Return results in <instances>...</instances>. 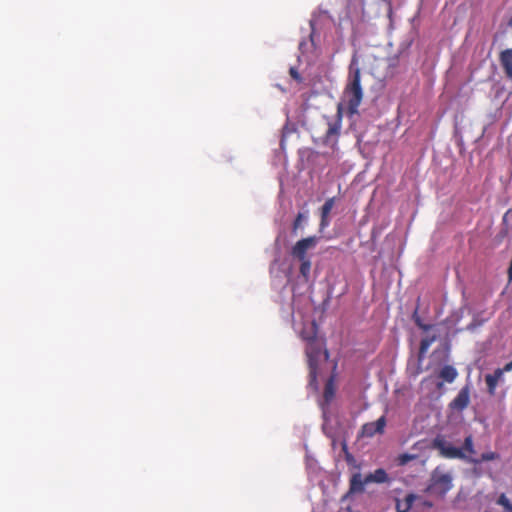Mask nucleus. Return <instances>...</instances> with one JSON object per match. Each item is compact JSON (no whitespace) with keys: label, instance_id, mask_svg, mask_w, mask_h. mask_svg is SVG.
Returning a JSON list of instances; mask_svg holds the SVG:
<instances>
[{"label":"nucleus","instance_id":"obj_28","mask_svg":"<svg viewBox=\"0 0 512 512\" xmlns=\"http://www.w3.org/2000/svg\"><path fill=\"white\" fill-rule=\"evenodd\" d=\"M289 73H290L291 77L294 78L295 80H297V81L301 80L300 74L294 67L290 68Z\"/></svg>","mask_w":512,"mask_h":512},{"label":"nucleus","instance_id":"obj_1","mask_svg":"<svg viewBox=\"0 0 512 512\" xmlns=\"http://www.w3.org/2000/svg\"><path fill=\"white\" fill-rule=\"evenodd\" d=\"M363 99V90L361 87V71L357 67V59L352 58L349 67L348 83L343 92V103L346 105L350 115L358 113V107Z\"/></svg>","mask_w":512,"mask_h":512},{"label":"nucleus","instance_id":"obj_25","mask_svg":"<svg viewBox=\"0 0 512 512\" xmlns=\"http://www.w3.org/2000/svg\"><path fill=\"white\" fill-rule=\"evenodd\" d=\"M498 458V454L495 452H487L481 455L480 461H492Z\"/></svg>","mask_w":512,"mask_h":512},{"label":"nucleus","instance_id":"obj_16","mask_svg":"<svg viewBox=\"0 0 512 512\" xmlns=\"http://www.w3.org/2000/svg\"><path fill=\"white\" fill-rule=\"evenodd\" d=\"M436 336L426 337L421 340L420 347H419V360L421 361L425 354L427 353L428 349L432 345L433 342H435Z\"/></svg>","mask_w":512,"mask_h":512},{"label":"nucleus","instance_id":"obj_26","mask_svg":"<svg viewBox=\"0 0 512 512\" xmlns=\"http://www.w3.org/2000/svg\"><path fill=\"white\" fill-rule=\"evenodd\" d=\"M330 224L329 221V215L321 214V220H320V231H323L326 227H328Z\"/></svg>","mask_w":512,"mask_h":512},{"label":"nucleus","instance_id":"obj_19","mask_svg":"<svg viewBox=\"0 0 512 512\" xmlns=\"http://www.w3.org/2000/svg\"><path fill=\"white\" fill-rule=\"evenodd\" d=\"M461 449L463 450L464 453L465 452H467L469 454H474L475 453L472 435H468L465 438L463 447Z\"/></svg>","mask_w":512,"mask_h":512},{"label":"nucleus","instance_id":"obj_29","mask_svg":"<svg viewBox=\"0 0 512 512\" xmlns=\"http://www.w3.org/2000/svg\"><path fill=\"white\" fill-rule=\"evenodd\" d=\"M343 450L345 451V454H346V461L348 463H352L354 461V457L347 451V446L346 444L343 445Z\"/></svg>","mask_w":512,"mask_h":512},{"label":"nucleus","instance_id":"obj_2","mask_svg":"<svg viewBox=\"0 0 512 512\" xmlns=\"http://www.w3.org/2000/svg\"><path fill=\"white\" fill-rule=\"evenodd\" d=\"M323 348L324 341L320 338H317L311 342L306 343L305 353L307 356L311 384L316 382L318 363L322 352L324 353L326 359L329 357L328 351H323Z\"/></svg>","mask_w":512,"mask_h":512},{"label":"nucleus","instance_id":"obj_21","mask_svg":"<svg viewBox=\"0 0 512 512\" xmlns=\"http://www.w3.org/2000/svg\"><path fill=\"white\" fill-rule=\"evenodd\" d=\"M335 205V198H328L321 207V214L329 215Z\"/></svg>","mask_w":512,"mask_h":512},{"label":"nucleus","instance_id":"obj_24","mask_svg":"<svg viewBox=\"0 0 512 512\" xmlns=\"http://www.w3.org/2000/svg\"><path fill=\"white\" fill-rule=\"evenodd\" d=\"M416 499V496L412 493L406 495L405 499H404V508L406 510H410L414 501Z\"/></svg>","mask_w":512,"mask_h":512},{"label":"nucleus","instance_id":"obj_14","mask_svg":"<svg viewBox=\"0 0 512 512\" xmlns=\"http://www.w3.org/2000/svg\"><path fill=\"white\" fill-rule=\"evenodd\" d=\"M340 133V123L338 121L329 123L328 129L325 133V142L329 143L332 140L336 141L337 136Z\"/></svg>","mask_w":512,"mask_h":512},{"label":"nucleus","instance_id":"obj_31","mask_svg":"<svg viewBox=\"0 0 512 512\" xmlns=\"http://www.w3.org/2000/svg\"><path fill=\"white\" fill-rule=\"evenodd\" d=\"M401 506L402 505H401L400 501H397V503H396L397 512H409V510H406L405 508H402Z\"/></svg>","mask_w":512,"mask_h":512},{"label":"nucleus","instance_id":"obj_27","mask_svg":"<svg viewBox=\"0 0 512 512\" xmlns=\"http://www.w3.org/2000/svg\"><path fill=\"white\" fill-rule=\"evenodd\" d=\"M415 456L414 455H410V454H402L400 455L399 457V463L404 465L406 463H408L410 460L414 459Z\"/></svg>","mask_w":512,"mask_h":512},{"label":"nucleus","instance_id":"obj_23","mask_svg":"<svg viewBox=\"0 0 512 512\" xmlns=\"http://www.w3.org/2000/svg\"><path fill=\"white\" fill-rule=\"evenodd\" d=\"M415 324L420 328L422 329L423 331H428L432 328V325L430 324H424L420 318V316L418 315V312L417 310L413 313V316H412Z\"/></svg>","mask_w":512,"mask_h":512},{"label":"nucleus","instance_id":"obj_18","mask_svg":"<svg viewBox=\"0 0 512 512\" xmlns=\"http://www.w3.org/2000/svg\"><path fill=\"white\" fill-rule=\"evenodd\" d=\"M300 261V273L303 277L308 278L311 270V261L309 258Z\"/></svg>","mask_w":512,"mask_h":512},{"label":"nucleus","instance_id":"obj_7","mask_svg":"<svg viewBox=\"0 0 512 512\" xmlns=\"http://www.w3.org/2000/svg\"><path fill=\"white\" fill-rule=\"evenodd\" d=\"M386 426V417L381 416L374 422L365 423L362 426V435L366 437H373L375 434L384 433V429Z\"/></svg>","mask_w":512,"mask_h":512},{"label":"nucleus","instance_id":"obj_17","mask_svg":"<svg viewBox=\"0 0 512 512\" xmlns=\"http://www.w3.org/2000/svg\"><path fill=\"white\" fill-rule=\"evenodd\" d=\"M436 336L426 337L421 340L420 347H419V360L421 361L425 354L427 353L428 349L432 345L433 342H435Z\"/></svg>","mask_w":512,"mask_h":512},{"label":"nucleus","instance_id":"obj_22","mask_svg":"<svg viewBox=\"0 0 512 512\" xmlns=\"http://www.w3.org/2000/svg\"><path fill=\"white\" fill-rule=\"evenodd\" d=\"M306 219V215L303 213H298L295 220L292 224V231L293 233H297L298 229L302 227V222Z\"/></svg>","mask_w":512,"mask_h":512},{"label":"nucleus","instance_id":"obj_10","mask_svg":"<svg viewBox=\"0 0 512 512\" xmlns=\"http://www.w3.org/2000/svg\"><path fill=\"white\" fill-rule=\"evenodd\" d=\"M499 60L508 79L512 80V48L500 53Z\"/></svg>","mask_w":512,"mask_h":512},{"label":"nucleus","instance_id":"obj_4","mask_svg":"<svg viewBox=\"0 0 512 512\" xmlns=\"http://www.w3.org/2000/svg\"><path fill=\"white\" fill-rule=\"evenodd\" d=\"M432 448L447 459H465L466 454L461 448L454 447L444 436L438 435L432 441Z\"/></svg>","mask_w":512,"mask_h":512},{"label":"nucleus","instance_id":"obj_5","mask_svg":"<svg viewBox=\"0 0 512 512\" xmlns=\"http://www.w3.org/2000/svg\"><path fill=\"white\" fill-rule=\"evenodd\" d=\"M317 236H309L296 242L292 247L291 255L297 260L307 259V251L314 249L318 243Z\"/></svg>","mask_w":512,"mask_h":512},{"label":"nucleus","instance_id":"obj_8","mask_svg":"<svg viewBox=\"0 0 512 512\" xmlns=\"http://www.w3.org/2000/svg\"><path fill=\"white\" fill-rule=\"evenodd\" d=\"M366 484H369V482H366V476L363 478L361 473H354L350 478L349 490L345 497H349L353 494L363 493Z\"/></svg>","mask_w":512,"mask_h":512},{"label":"nucleus","instance_id":"obj_11","mask_svg":"<svg viewBox=\"0 0 512 512\" xmlns=\"http://www.w3.org/2000/svg\"><path fill=\"white\" fill-rule=\"evenodd\" d=\"M300 336L302 340H304L306 343L311 342L318 337V327L314 321L309 323L308 325L304 326L303 329L300 332Z\"/></svg>","mask_w":512,"mask_h":512},{"label":"nucleus","instance_id":"obj_3","mask_svg":"<svg viewBox=\"0 0 512 512\" xmlns=\"http://www.w3.org/2000/svg\"><path fill=\"white\" fill-rule=\"evenodd\" d=\"M453 487L450 473L442 472L439 469L433 471L428 491L435 496L444 498Z\"/></svg>","mask_w":512,"mask_h":512},{"label":"nucleus","instance_id":"obj_6","mask_svg":"<svg viewBox=\"0 0 512 512\" xmlns=\"http://www.w3.org/2000/svg\"><path fill=\"white\" fill-rule=\"evenodd\" d=\"M471 385L467 383L458 392L457 396L449 403V408L453 411L462 412L470 404Z\"/></svg>","mask_w":512,"mask_h":512},{"label":"nucleus","instance_id":"obj_12","mask_svg":"<svg viewBox=\"0 0 512 512\" xmlns=\"http://www.w3.org/2000/svg\"><path fill=\"white\" fill-rule=\"evenodd\" d=\"M388 481V474L387 472L382 469L378 468L373 473H369L366 475V482L369 483H385Z\"/></svg>","mask_w":512,"mask_h":512},{"label":"nucleus","instance_id":"obj_9","mask_svg":"<svg viewBox=\"0 0 512 512\" xmlns=\"http://www.w3.org/2000/svg\"><path fill=\"white\" fill-rule=\"evenodd\" d=\"M504 375L502 374V370L497 368L493 373L485 375V383L487 385V391L490 396L495 395L496 388L498 384L503 381Z\"/></svg>","mask_w":512,"mask_h":512},{"label":"nucleus","instance_id":"obj_15","mask_svg":"<svg viewBox=\"0 0 512 512\" xmlns=\"http://www.w3.org/2000/svg\"><path fill=\"white\" fill-rule=\"evenodd\" d=\"M335 395L334 380L331 377L325 384L323 398L326 403H330Z\"/></svg>","mask_w":512,"mask_h":512},{"label":"nucleus","instance_id":"obj_30","mask_svg":"<svg viewBox=\"0 0 512 512\" xmlns=\"http://www.w3.org/2000/svg\"><path fill=\"white\" fill-rule=\"evenodd\" d=\"M500 370H502L503 375L505 372H510L512 370V360L506 363L503 368H500Z\"/></svg>","mask_w":512,"mask_h":512},{"label":"nucleus","instance_id":"obj_20","mask_svg":"<svg viewBox=\"0 0 512 512\" xmlns=\"http://www.w3.org/2000/svg\"><path fill=\"white\" fill-rule=\"evenodd\" d=\"M497 504L501 505L506 512H512V504L504 493L498 497Z\"/></svg>","mask_w":512,"mask_h":512},{"label":"nucleus","instance_id":"obj_13","mask_svg":"<svg viewBox=\"0 0 512 512\" xmlns=\"http://www.w3.org/2000/svg\"><path fill=\"white\" fill-rule=\"evenodd\" d=\"M439 376L448 383H452L458 376L457 370L451 365H445L441 370Z\"/></svg>","mask_w":512,"mask_h":512}]
</instances>
